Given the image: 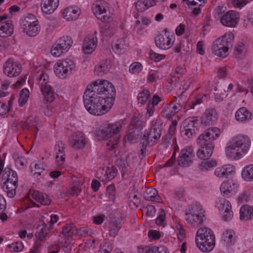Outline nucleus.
Here are the masks:
<instances>
[{"label":"nucleus","mask_w":253,"mask_h":253,"mask_svg":"<svg viewBox=\"0 0 253 253\" xmlns=\"http://www.w3.org/2000/svg\"><path fill=\"white\" fill-rule=\"evenodd\" d=\"M116 96L113 84L106 80H97L88 85L83 96L87 111L91 114L100 116L107 113L113 106Z\"/></svg>","instance_id":"f257e3e1"},{"label":"nucleus","mask_w":253,"mask_h":253,"mask_svg":"<svg viewBox=\"0 0 253 253\" xmlns=\"http://www.w3.org/2000/svg\"><path fill=\"white\" fill-rule=\"evenodd\" d=\"M195 242L200 250L203 252H210L214 248L215 236L211 229L202 227L197 231Z\"/></svg>","instance_id":"f03ea898"},{"label":"nucleus","mask_w":253,"mask_h":253,"mask_svg":"<svg viewBox=\"0 0 253 253\" xmlns=\"http://www.w3.org/2000/svg\"><path fill=\"white\" fill-rule=\"evenodd\" d=\"M122 128V124L118 122L115 124H108L101 130L100 133L103 139L111 138L106 144L108 150L112 151L117 147L120 138V135L119 133Z\"/></svg>","instance_id":"7ed1b4c3"},{"label":"nucleus","mask_w":253,"mask_h":253,"mask_svg":"<svg viewBox=\"0 0 253 253\" xmlns=\"http://www.w3.org/2000/svg\"><path fill=\"white\" fill-rule=\"evenodd\" d=\"M234 35L231 33H226L214 41L211 46V50L215 55L225 58L229 54V49L232 47Z\"/></svg>","instance_id":"20e7f679"},{"label":"nucleus","mask_w":253,"mask_h":253,"mask_svg":"<svg viewBox=\"0 0 253 253\" xmlns=\"http://www.w3.org/2000/svg\"><path fill=\"white\" fill-rule=\"evenodd\" d=\"M185 220L193 227L201 225L205 219V211L202 205L197 202L189 206L185 211Z\"/></svg>","instance_id":"39448f33"},{"label":"nucleus","mask_w":253,"mask_h":253,"mask_svg":"<svg viewBox=\"0 0 253 253\" xmlns=\"http://www.w3.org/2000/svg\"><path fill=\"white\" fill-rule=\"evenodd\" d=\"M220 129L217 127H211L206 129L197 138L196 142L199 146L214 148V141L219 138Z\"/></svg>","instance_id":"423d86ee"},{"label":"nucleus","mask_w":253,"mask_h":253,"mask_svg":"<svg viewBox=\"0 0 253 253\" xmlns=\"http://www.w3.org/2000/svg\"><path fill=\"white\" fill-rule=\"evenodd\" d=\"M75 67L74 62L70 59L66 58L59 60L54 66V71L59 78L64 79L72 74Z\"/></svg>","instance_id":"0eeeda50"},{"label":"nucleus","mask_w":253,"mask_h":253,"mask_svg":"<svg viewBox=\"0 0 253 253\" xmlns=\"http://www.w3.org/2000/svg\"><path fill=\"white\" fill-rule=\"evenodd\" d=\"M92 11L95 16L104 22H110L113 19V14L110 11L108 3L99 1L92 7Z\"/></svg>","instance_id":"6e6552de"},{"label":"nucleus","mask_w":253,"mask_h":253,"mask_svg":"<svg viewBox=\"0 0 253 253\" xmlns=\"http://www.w3.org/2000/svg\"><path fill=\"white\" fill-rule=\"evenodd\" d=\"M73 40L70 37L64 36L59 39L52 45L50 52L55 57H59L68 51L72 46Z\"/></svg>","instance_id":"1a4fd4ad"},{"label":"nucleus","mask_w":253,"mask_h":253,"mask_svg":"<svg viewBox=\"0 0 253 253\" xmlns=\"http://www.w3.org/2000/svg\"><path fill=\"white\" fill-rule=\"evenodd\" d=\"M196 117H191L185 119L180 127V134L185 139L192 138L196 134L197 128L195 125L198 123Z\"/></svg>","instance_id":"9d476101"},{"label":"nucleus","mask_w":253,"mask_h":253,"mask_svg":"<svg viewBox=\"0 0 253 253\" xmlns=\"http://www.w3.org/2000/svg\"><path fill=\"white\" fill-rule=\"evenodd\" d=\"M162 129V124L157 120L153 121L149 132L144 133L142 139L147 141L149 144L153 145L160 138Z\"/></svg>","instance_id":"9b49d317"},{"label":"nucleus","mask_w":253,"mask_h":253,"mask_svg":"<svg viewBox=\"0 0 253 253\" xmlns=\"http://www.w3.org/2000/svg\"><path fill=\"white\" fill-rule=\"evenodd\" d=\"M174 36L165 30L158 34L155 38L156 45L160 49L166 50L170 48L174 42Z\"/></svg>","instance_id":"f8f14e48"},{"label":"nucleus","mask_w":253,"mask_h":253,"mask_svg":"<svg viewBox=\"0 0 253 253\" xmlns=\"http://www.w3.org/2000/svg\"><path fill=\"white\" fill-rule=\"evenodd\" d=\"M3 73L9 77L18 76L22 71V66L18 62L8 59L4 65Z\"/></svg>","instance_id":"ddd939ff"},{"label":"nucleus","mask_w":253,"mask_h":253,"mask_svg":"<svg viewBox=\"0 0 253 253\" xmlns=\"http://www.w3.org/2000/svg\"><path fill=\"white\" fill-rule=\"evenodd\" d=\"M240 19L239 13L234 10H229L223 14L220 18L221 23L228 27H235Z\"/></svg>","instance_id":"4468645a"},{"label":"nucleus","mask_w":253,"mask_h":253,"mask_svg":"<svg viewBox=\"0 0 253 253\" xmlns=\"http://www.w3.org/2000/svg\"><path fill=\"white\" fill-rule=\"evenodd\" d=\"M194 157L193 148L192 146H188L182 149L178 157L179 165L183 166H189L192 162Z\"/></svg>","instance_id":"2eb2a0df"},{"label":"nucleus","mask_w":253,"mask_h":253,"mask_svg":"<svg viewBox=\"0 0 253 253\" xmlns=\"http://www.w3.org/2000/svg\"><path fill=\"white\" fill-rule=\"evenodd\" d=\"M218 118L217 113L214 108L207 109L201 117V123L205 126H212Z\"/></svg>","instance_id":"dca6fc26"},{"label":"nucleus","mask_w":253,"mask_h":253,"mask_svg":"<svg viewBox=\"0 0 253 253\" xmlns=\"http://www.w3.org/2000/svg\"><path fill=\"white\" fill-rule=\"evenodd\" d=\"M244 152L231 140L228 142L226 147V154L228 158L236 160L240 158Z\"/></svg>","instance_id":"f3484780"},{"label":"nucleus","mask_w":253,"mask_h":253,"mask_svg":"<svg viewBox=\"0 0 253 253\" xmlns=\"http://www.w3.org/2000/svg\"><path fill=\"white\" fill-rule=\"evenodd\" d=\"M231 140L241 148L245 154L249 150L251 140L247 135L239 134L232 137Z\"/></svg>","instance_id":"a211bd4d"},{"label":"nucleus","mask_w":253,"mask_h":253,"mask_svg":"<svg viewBox=\"0 0 253 253\" xmlns=\"http://www.w3.org/2000/svg\"><path fill=\"white\" fill-rule=\"evenodd\" d=\"M23 25V31L30 37L36 36L39 32L40 27L38 20L30 22L25 20Z\"/></svg>","instance_id":"6ab92c4d"},{"label":"nucleus","mask_w":253,"mask_h":253,"mask_svg":"<svg viewBox=\"0 0 253 253\" xmlns=\"http://www.w3.org/2000/svg\"><path fill=\"white\" fill-rule=\"evenodd\" d=\"M141 129V123L137 118H133L129 126V132L127 135L128 140L132 141L136 139Z\"/></svg>","instance_id":"aec40b11"},{"label":"nucleus","mask_w":253,"mask_h":253,"mask_svg":"<svg viewBox=\"0 0 253 253\" xmlns=\"http://www.w3.org/2000/svg\"><path fill=\"white\" fill-rule=\"evenodd\" d=\"M97 44V39L93 35H89L84 40L83 49L85 54L91 53L96 48Z\"/></svg>","instance_id":"412c9836"},{"label":"nucleus","mask_w":253,"mask_h":253,"mask_svg":"<svg viewBox=\"0 0 253 253\" xmlns=\"http://www.w3.org/2000/svg\"><path fill=\"white\" fill-rule=\"evenodd\" d=\"M64 144L61 141L56 142L54 147V153L56 164L58 166H62L65 161Z\"/></svg>","instance_id":"4be33fe9"},{"label":"nucleus","mask_w":253,"mask_h":253,"mask_svg":"<svg viewBox=\"0 0 253 253\" xmlns=\"http://www.w3.org/2000/svg\"><path fill=\"white\" fill-rule=\"evenodd\" d=\"M59 0H41V7L42 12L50 14L58 7Z\"/></svg>","instance_id":"5701e85b"},{"label":"nucleus","mask_w":253,"mask_h":253,"mask_svg":"<svg viewBox=\"0 0 253 253\" xmlns=\"http://www.w3.org/2000/svg\"><path fill=\"white\" fill-rule=\"evenodd\" d=\"M112 65L110 60H103L95 66L94 72L98 76H102L108 73Z\"/></svg>","instance_id":"b1692460"},{"label":"nucleus","mask_w":253,"mask_h":253,"mask_svg":"<svg viewBox=\"0 0 253 253\" xmlns=\"http://www.w3.org/2000/svg\"><path fill=\"white\" fill-rule=\"evenodd\" d=\"M235 171V167L231 165H225L217 168L214 171L215 175L218 177H227Z\"/></svg>","instance_id":"393cba45"},{"label":"nucleus","mask_w":253,"mask_h":253,"mask_svg":"<svg viewBox=\"0 0 253 253\" xmlns=\"http://www.w3.org/2000/svg\"><path fill=\"white\" fill-rule=\"evenodd\" d=\"M14 31V26L10 20L0 23V37L6 38L10 36Z\"/></svg>","instance_id":"a878e982"},{"label":"nucleus","mask_w":253,"mask_h":253,"mask_svg":"<svg viewBox=\"0 0 253 253\" xmlns=\"http://www.w3.org/2000/svg\"><path fill=\"white\" fill-rule=\"evenodd\" d=\"M236 119L241 122H249L253 118V114L245 107H241L235 114Z\"/></svg>","instance_id":"bb28decb"},{"label":"nucleus","mask_w":253,"mask_h":253,"mask_svg":"<svg viewBox=\"0 0 253 253\" xmlns=\"http://www.w3.org/2000/svg\"><path fill=\"white\" fill-rule=\"evenodd\" d=\"M80 14V9L76 6H69L65 8L63 12V17L68 21L76 19Z\"/></svg>","instance_id":"cd10ccee"},{"label":"nucleus","mask_w":253,"mask_h":253,"mask_svg":"<svg viewBox=\"0 0 253 253\" xmlns=\"http://www.w3.org/2000/svg\"><path fill=\"white\" fill-rule=\"evenodd\" d=\"M220 190L224 196H227L230 193H235L237 190V186L233 180H228L222 183Z\"/></svg>","instance_id":"c85d7f7f"},{"label":"nucleus","mask_w":253,"mask_h":253,"mask_svg":"<svg viewBox=\"0 0 253 253\" xmlns=\"http://www.w3.org/2000/svg\"><path fill=\"white\" fill-rule=\"evenodd\" d=\"M128 45V43L126 42V39L123 38L113 42L112 48L117 54H121L125 52Z\"/></svg>","instance_id":"c756f323"},{"label":"nucleus","mask_w":253,"mask_h":253,"mask_svg":"<svg viewBox=\"0 0 253 253\" xmlns=\"http://www.w3.org/2000/svg\"><path fill=\"white\" fill-rule=\"evenodd\" d=\"M71 143L72 147L74 149L83 148L86 143L84 134L82 132H78L75 135Z\"/></svg>","instance_id":"7c9ffc66"},{"label":"nucleus","mask_w":253,"mask_h":253,"mask_svg":"<svg viewBox=\"0 0 253 253\" xmlns=\"http://www.w3.org/2000/svg\"><path fill=\"white\" fill-rule=\"evenodd\" d=\"M32 197L43 205H48L51 203V199L47 194L38 191H35L33 192Z\"/></svg>","instance_id":"2f4dec72"},{"label":"nucleus","mask_w":253,"mask_h":253,"mask_svg":"<svg viewBox=\"0 0 253 253\" xmlns=\"http://www.w3.org/2000/svg\"><path fill=\"white\" fill-rule=\"evenodd\" d=\"M214 148L199 146L197 151V157L203 160H207L211 156Z\"/></svg>","instance_id":"473e14b6"},{"label":"nucleus","mask_w":253,"mask_h":253,"mask_svg":"<svg viewBox=\"0 0 253 253\" xmlns=\"http://www.w3.org/2000/svg\"><path fill=\"white\" fill-rule=\"evenodd\" d=\"M144 198L146 200L155 201L160 203L161 198L158 195L157 190L154 188H147L144 194Z\"/></svg>","instance_id":"72a5a7b5"},{"label":"nucleus","mask_w":253,"mask_h":253,"mask_svg":"<svg viewBox=\"0 0 253 253\" xmlns=\"http://www.w3.org/2000/svg\"><path fill=\"white\" fill-rule=\"evenodd\" d=\"M240 219L248 220L253 216V208L248 205H244L240 210Z\"/></svg>","instance_id":"f704fd0d"},{"label":"nucleus","mask_w":253,"mask_h":253,"mask_svg":"<svg viewBox=\"0 0 253 253\" xmlns=\"http://www.w3.org/2000/svg\"><path fill=\"white\" fill-rule=\"evenodd\" d=\"M41 222L42 223V224L40 225L38 227V229L40 231L36 232V237L38 240L42 241L47 236L48 231L51 230V229H49L46 227L45 222L43 221H41Z\"/></svg>","instance_id":"c9c22d12"},{"label":"nucleus","mask_w":253,"mask_h":253,"mask_svg":"<svg viewBox=\"0 0 253 253\" xmlns=\"http://www.w3.org/2000/svg\"><path fill=\"white\" fill-rule=\"evenodd\" d=\"M12 157L18 169H22L26 167L27 161L24 157L21 156L17 152L14 153Z\"/></svg>","instance_id":"e433bc0d"},{"label":"nucleus","mask_w":253,"mask_h":253,"mask_svg":"<svg viewBox=\"0 0 253 253\" xmlns=\"http://www.w3.org/2000/svg\"><path fill=\"white\" fill-rule=\"evenodd\" d=\"M222 238L227 245L231 246L236 241L235 233L232 230H227L223 233Z\"/></svg>","instance_id":"4c0bfd02"},{"label":"nucleus","mask_w":253,"mask_h":253,"mask_svg":"<svg viewBox=\"0 0 253 253\" xmlns=\"http://www.w3.org/2000/svg\"><path fill=\"white\" fill-rule=\"evenodd\" d=\"M39 84L41 86V89L51 86V82L49 80L48 75L44 72H42L39 76Z\"/></svg>","instance_id":"58836bf2"},{"label":"nucleus","mask_w":253,"mask_h":253,"mask_svg":"<svg viewBox=\"0 0 253 253\" xmlns=\"http://www.w3.org/2000/svg\"><path fill=\"white\" fill-rule=\"evenodd\" d=\"M5 186V191L7 196L10 198H13L16 194V189L18 186V182H4Z\"/></svg>","instance_id":"ea45409f"},{"label":"nucleus","mask_w":253,"mask_h":253,"mask_svg":"<svg viewBox=\"0 0 253 253\" xmlns=\"http://www.w3.org/2000/svg\"><path fill=\"white\" fill-rule=\"evenodd\" d=\"M247 52V47L242 42L238 43L235 47L234 54L238 58L244 57Z\"/></svg>","instance_id":"a19ab883"},{"label":"nucleus","mask_w":253,"mask_h":253,"mask_svg":"<svg viewBox=\"0 0 253 253\" xmlns=\"http://www.w3.org/2000/svg\"><path fill=\"white\" fill-rule=\"evenodd\" d=\"M243 178L246 181L253 180V165L245 167L242 172Z\"/></svg>","instance_id":"79ce46f5"},{"label":"nucleus","mask_w":253,"mask_h":253,"mask_svg":"<svg viewBox=\"0 0 253 253\" xmlns=\"http://www.w3.org/2000/svg\"><path fill=\"white\" fill-rule=\"evenodd\" d=\"M144 253H169V251L168 249L164 246H155L148 248Z\"/></svg>","instance_id":"37998d69"},{"label":"nucleus","mask_w":253,"mask_h":253,"mask_svg":"<svg viewBox=\"0 0 253 253\" xmlns=\"http://www.w3.org/2000/svg\"><path fill=\"white\" fill-rule=\"evenodd\" d=\"M38 122L39 119L31 116L27 118L26 121V124L28 129H30L36 133L39 130L37 126L38 125Z\"/></svg>","instance_id":"c03bdc74"},{"label":"nucleus","mask_w":253,"mask_h":253,"mask_svg":"<svg viewBox=\"0 0 253 253\" xmlns=\"http://www.w3.org/2000/svg\"><path fill=\"white\" fill-rule=\"evenodd\" d=\"M221 204H225L227 206L226 210H225L223 213L222 218L225 221H229L232 218L233 216V213L231 210V205L230 203L226 202L223 200H221Z\"/></svg>","instance_id":"a18cd8bd"},{"label":"nucleus","mask_w":253,"mask_h":253,"mask_svg":"<svg viewBox=\"0 0 253 253\" xmlns=\"http://www.w3.org/2000/svg\"><path fill=\"white\" fill-rule=\"evenodd\" d=\"M153 6L151 5L150 0H138L135 3V7L138 11L143 12L149 7Z\"/></svg>","instance_id":"49530a36"},{"label":"nucleus","mask_w":253,"mask_h":253,"mask_svg":"<svg viewBox=\"0 0 253 253\" xmlns=\"http://www.w3.org/2000/svg\"><path fill=\"white\" fill-rule=\"evenodd\" d=\"M42 93L44 94L45 99L47 102H52L55 98V94L51 86L41 89Z\"/></svg>","instance_id":"de8ad7c7"},{"label":"nucleus","mask_w":253,"mask_h":253,"mask_svg":"<svg viewBox=\"0 0 253 253\" xmlns=\"http://www.w3.org/2000/svg\"><path fill=\"white\" fill-rule=\"evenodd\" d=\"M3 179H5L4 182H18V176L17 173L12 170L9 169L8 171V173L5 172V174L3 175Z\"/></svg>","instance_id":"09e8293b"},{"label":"nucleus","mask_w":253,"mask_h":253,"mask_svg":"<svg viewBox=\"0 0 253 253\" xmlns=\"http://www.w3.org/2000/svg\"><path fill=\"white\" fill-rule=\"evenodd\" d=\"M29 96V90L24 88L22 89L19 94V98L18 99V103L19 106H22L27 102Z\"/></svg>","instance_id":"8fccbe9b"},{"label":"nucleus","mask_w":253,"mask_h":253,"mask_svg":"<svg viewBox=\"0 0 253 253\" xmlns=\"http://www.w3.org/2000/svg\"><path fill=\"white\" fill-rule=\"evenodd\" d=\"M76 232V229L74 225L71 224H66L63 227L62 234L65 237H72Z\"/></svg>","instance_id":"3c124183"},{"label":"nucleus","mask_w":253,"mask_h":253,"mask_svg":"<svg viewBox=\"0 0 253 253\" xmlns=\"http://www.w3.org/2000/svg\"><path fill=\"white\" fill-rule=\"evenodd\" d=\"M175 113V112L174 111L173 108L171 107L170 103L165 106L162 111V116L167 119L170 118Z\"/></svg>","instance_id":"603ef678"},{"label":"nucleus","mask_w":253,"mask_h":253,"mask_svg":"<svg viewBox=\"0 0 253 253\" xmlns=\"http://www.w3.org/2000/svg\"><path fill=\"white\" fill-rule=\"evenodd\" d=\"M121 227L120 223L111 222L109 223V234L113 237H115Z\"/></svg>","instance_id":"864d4df0"},{"label":"nucleus","mask_w":253,"mask_h":253,"mask_svg":"<svg viewBox=\"0 0 253 253\" xmlns=\"http://www.w3.org/2000/svg\"><path fill=\"white\" fill-rule=\"evenodd\" d=\"M150 96V92L148 90H143L139 92L138 96V102L144 104L146 103Z\"/></svg>","instance_id":"5fc2aeb1"},{"label":"nucleus","mask_w":253,"mask_h":253,"mask_svg":"<svg viewBox=\"0 0 253 253\" xmlns=\"http://www.w3.org/2000/svg\"><path fill=\"white\" fill-rule=\"evenodd\" d=\"M117 170L115 168L112 167L111 169H107L105 172L104 180L108 181L112 180L117 175Z\"/></svg>","instance_id":"6e6d98bb"},{"label":"nucleus","mask_w":253,"mask_h":253,"mask_svg":"<svg viewBox=\"0 0 253 253\" xmlns=\"http://www.w3.org/2000/svg\"><path fill=\"white\" fill-rule=\"evenodd\" d=\"M115 32V29L110 24H104L101 30V32L105 36H111Z\"/></svg>","instance_id":"4d7b16f0"},{"label":"nucleus","mask_w":253,"mask_h":253,"mask_svg":"<svg viewBox=\"0 0 253 253\" xmlns=\"http://www.w3.org/2000/svg\"><path fill=\"white\" fill-rule=\"evenodd\" d=\"M142 66L138 62L132 63L129 67V71L132 74H138L142 70Z\"/></svg>","instance_id":"13d9d810"},{"label":"nucleus","mask_w":253,"mask_h":253,"mask_svg":"<svg viewBox=\"0 0 253 253\" xmlns=\"http://www.w3.org/2000/svg\"><path fill=\"white\" fill-rule=\"evenodd\" d=\"M166 213L164 209H161L159 216L156 220V223L158 225L164 226L166 224Z\"/></svg>","instance_id":"bf43d9fd"},{"label":"nucleus","mask_w":253,"mask_h":253,"mask_svg":"<svg viewBox=\"0 0 253 253\" xmlns=\"http://www.w3.org/2000/svg\"><path fill=\"white\" fill-rule=\"evenodd\" d=\"M216 165V162L214 160L203 162L200 164V169L201 170L207 169L208 168H212Z\"/></svg>","instance_id":"052dcab7"},{"label":"nucleus","mask_w":253,"mask_h":253,"mask_svg":"<svg viewBox=\"0 0 253 253\" xmlns=\"http://www.w3.org/2000/svg\"><path fill=\"white\" fill-rule=\"evenodd\" d=\"M50 221L45 223L46 227L49 229H52L53 228V224L57 222L59 219V217L57 215L52 214L50 216Z\"/></svg>","instance_id":"680f3d73"},{"label":"nucleus","mask_w":253,"mask_h":253,"mask_svg":"<svg viewBox=\"0 0 253 253\" xmlns=\"http://www.w3.org/2000/svg\"><path fill=\"white\" fill-rule=\"evenodd\" d=\"M8 247L10 249V250H13L15 252H19L23 250L24 246L22 242H17L8 245Z\"/></svg>","instance_id":"e2e57ef3"},{"label":"nucleus","mask_w":253,"mask_h":253,"mask_svg":"<svg viewBox=\"0 0 253 253\" xmlns=\"http://www.w3.org/2000/svg\"><path fill=\"white\" fill-rule=\"evenodd\" d=\"M141 143V146L140 147V153L139 155V157L140 159H142L146 155V148L148 143L147 141L144 140V139H142Z\"/></svg>","instance_id":"0e129e2a"},{"label":"nucleus","mask_w":253,"mask_h":253,"mask_svg":"<svg viewBox=\"0 0 253 253\" xmlns=\"http://www.w3.org/2000/svg\"><path fill=\"white\" fill-rule=\"evenodd\" d=\"M207 98V95L205 94H199L198 95L195 100L192 102V108H194V106L201 104L203 102V99Z\"/></svg>","instance_id":"69168bd1"},{"label":"nucleus","mask_w":253,"mask_h":253,"mask_svg":"<svg viewBox=\"0 0 253 253\" xmlns=\"http://www.w3.org/2000/svg\"><path fill=\"white\" fill-rule=\"evenodd\" d=\"M81 192V188L78 184H75L69 191V193L72 196H77Z\"/></svg>","instance_id":"338daca9"},{"label":"nucleus","mask_w":253,"mask_h":253,"mask_svg":"<svg viewBox=\"0 0 253 253\" xmlns=\"http://www.w3.org/2000/svg\"><path fill=\"white\" fill-rule=\"evenodd\" d=\"M165 55L164 54H160L154 52H150V58L156 62L160 61L163 59H164Z\"/></svg>","instance_id":"774afa93"}]
</instances>
